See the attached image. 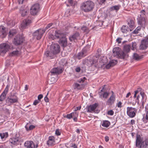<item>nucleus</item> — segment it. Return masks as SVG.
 I'll return each mask as SVG.
<instances>
[{
	"label": "nucleus",
	"instance_id": "obj_49",
	"mask_svg": "<svg viewBox=\"0 0 148 148\" xmlns=\"http://www.w3.org/2000/svg\"><path fill=\"white\" fill-rule=\"evenodd\" d=\"M81 29L82 31L84 32H87L88 31V29L86 27L84 26L81 28Z\"/></svg>",
	"mask_w": 148,
	"mask_h": 148
},
{
	"label": "nucleus",
	"instance_id": "obj_16",
	"mask_svg": "<svg viewBox=\"0 0 148 148\" xmlns=\"http://www.w3.org/2000/svg\"><path fill=\"white\" fill-rule=\"evenodd\" d=\"M112 95L106 102V104L110 106H111L113 104L116 100L115 96L114 95V92L113 91H112Z\"/></svg>",
	"mask_w": 148,
	"mask_h": 148
},
{
	"label": "nucleus",
	"instance_id": "obj_58",
	"mask_svg": "<svg viewBox=\"0 0 148 148\" xmlns=\"http://www.w3.org/2000/svg\"><path fill=\"white\" fill-rule=\"evenodd\" d=\"M68 2L71 5H73V0H68Z\"/></svg>",
	"mask_w": 148,
	"mask_h": 148
},
{
	"label": "nucleus",
	"instance_id": "obj_55",
	"mask_svg": "<svg viewBox=\"0 0 148 148\" xmlns=\"http://www.w3.org/2000/svg\"><path fill=\"white\" fill-rule=\"evenodd\" d=\"M111 67H112V65L110 62L107 64L106 66V67L107 69H109Z\"/></svg>",
	"mask_w": 148,
	"mask_h": 148
},
{
	"label": "nucleus",
	"instance_id": "obj_40",
	"mask_svg": "<svg viewBox=\"0 0 148 148\" xmlns=\"http://www.w3.org/2000/svg\"><path fill=\"white\" fill-rule=\"evenodd\" d=\"M20 13L22 16H24L27 14V11L26 10H23L21 8L20 10Z\"/></svg>",
	"mask_w": 148,
	"mask_h": 148
},
{
	"label": "nucleus",
	"instance_id": "obj_31",
	"mask_svg": "<svg viewBox=\"0 0 148 148\" xmlns=\"http://www.w3.org/2000/svg\"><path fill=\"white\" fill-rule=\"evenodd\" d=\"M8 133L7 132L0 133V136L2 140L5 139L8 136Z\"/></svg>",
	"mask_w": 148,
	"mask_h": 148
},
{
	"label": "nucleus",
	"instance_id": "obj_29",
	"mask_svg": "<svg viewBox=\"0 0 148 148\" xmlns=\"http://www.w3.org/2000/svg\"><path fill=\"white\" fill-rule=\"evenodd\" d=\"M101 125L103 127H108L110 125V123L108 121H103Z\"/></svg>",
	"mask_w": 148,
	"mask_h": 148
},
{
	"label": "nucleus",
	"instance_id": "obj_52",
	"mask_svg": "<svg viewBox=\"0 0 148 148\" xmlns=\"http://www.w3.org/2000/svg\"><path fill=\"white\" fill-rule=\"evenodd\" d=\"M122 104L121 102L120 101L117 104V106L119 108H121L122 107Z\"/></svg>",
	"mask_w": 148,
	"mask_h": 148
},
{
	"label": "nucleus",
	"instance_id": "obj_24",
	"mask_svg": "<svg viewBox=\"0 0 148 148\" xmlns=\"http://www.w3.org/2000/svg\"><path fill=\"white\" fill-rule=\"evenodd\" d=\"M55 35L57 38L60 39L64 36V34L60 30L56 31Z\"/></svg>",
	"mask_w": 148,
	"mask_h": 148
},
{
	"label": "nucleus",
	"instance_id": "obj_6",
	"mask_svg": "<svg viewBox=\"0 0 148 148\" xmlns=\"http://www.w3.org/2000/svg\"><path fill=\"white\" fill-rule=\"evenodd\" d=\"M137 109L132 107H127V115L130 117H134L136 114Z\"/></svg>",
	"mask_w": 148,
	"mask_h": 148
},
{
	"label": "nucleus",
	"instance_id": "obj_22",
	"mask_svg": "<svg viewBox=\"0 0 148 148\" xmlns=\"http://www.w3.org/2000/svg\"><path fill=\"white\" fill-rule=\"evenodd\" d=\"M128 24L130 28V31H132L135 27L134 20L130 19L128 22Z\"/></svg>",
	"mask_w": 148,
	"mask_h": 148
},
{
	"label": "nucleus",
	"instance_id": "obj_41",
	"mask_svg": "<svg viewBox=\"0 0 148 148\" xmlns=\"http://www.w3.org/2000/svg\"><path fill=\"white\" fill-rule=\"evenodd\" d=\"M141 29V27L140 26H138L132 32V33L136 34L138 33V32Z\"/></svg>",
	"mask_w": 148,
	"mask_h": 148
},
{
	"label": "nucleus",
	"instance_id": "obj_4",
	"mask_svg": "<svg viewBox=\"0 0 148 148\" xmlns=\"http://www.w3.org/2000/svg\"><path fill=\"white\" fill-rule=\"evenodd\" d=\"M113 56L116 58H124L125 54L123 51H121V49L118 47H115L113 49Z\"/></svg>",
	"mask_w": 148,
	"mask_h": 148
},
{
	"label": "nucleus",
	"instance_id": "obj_38",
	"mask_svg": "<svg viewBox=\"0 0 148 148\" xmlns=\"http://www.w3.org/2000/svg\"><path fill=\"white\" fill-rule=\"evenodd\" d=\"M133 59L137 60H138L141 58H142V57L141 56H139L136 53H134L133 55Z\"/></svg>",
	"mask_w": 148,
	"mask_h": 148
},
{
	"label": "nucleus",
	"instance_id": "obj_10",
	"mask_svg": "<svg viewBox=\"0 0 148 148\" xmlns=\"http://www.w3.org/2000/svg\"><path fill=\"white\" fill-rule=\"evenodd\" d=\"M38 4L36 3L33 5L30 9V13L32 15H34L38 12L39 9Z\"/></svg>",
	"mask_w": 148,
	"mask_h": 148
},
{
	"label": "nucleus",
	"instance_id": "obj_19",
	"mask_svg": "<svg viewBox=\"0 0 148 148\" xmlns=\"http://www.w3.org/2000/svg\"><path fill=\"white\" fill-rule=\"evenodd\" d=\"M9 142L12 145H17L20 143L19 138L18 137H13L9 140Z\"/></svg>",
	"mask_w": 148,
	"mask_h": 148
},
{
	"label": "nucleus",
	"instance_id": "obj_53",
	"mask_svg": "<svg viewBox=\"0 0 148 148\" xmlns=\"http://www.w3.org/2000/svg\"><path fill=\"white\" fill-rule=\"evenodd\" d=\"M40 102V100H36L34 101L33 104L34 105H36L38 104Z\"/></svg>",
	"mask_w": 148,
	"mask_h": 148
},
{
	"label": "nucleus",
	"instance_id": "obj_51",
	"mask_svg": "<svg viewBox=\"0 0 148 148\" xmlns=\"http://www.w3.org/2000/svg\"><path fill=\"white\" fill-rule=\"evenodd\" d=\"M122 40V38H121L119 37L116 39V42H118V44H120L121 42V41Z\"/></svg>",
	"mask_w": 148,
	"mask_h": 148
},
{
	"label": "nucleus",
	"instance_id": "obj_36",
	"mask_svg": "<svg viewBox=\"0 0 148 148\" xmlns=\"http://www.w3.org/2000/svg\"><path fill=\"white\" fill-rule=\"evenodd\" d=\"M16 33L17 31L16 29H11L9 32V36L11 37L15 34Z\"/></svg>",
	"mask_w": 148,
	"mask_h": 148
},
{
	"label": "nucleus",
	"instance_id": "obj_27",
	"mask_svg": "<svg viewBox=\"0 0 148 148\" xmlns=\"http://www.w3.org/2000/svg\"><path fill=\"white\" fill-rule=\"evenodd\" d=\"M56 54L53 53L51 51L49 52V51H47L45 53V55L46 57L48 58H53V55Z\"/></svg>",
	"mask_w": 148,
	"mask_h": 148
},
{
	"label": "nucleus",
	"instance_id": "obj_64",
	"mask_svg": "<svg viewBox=\"0 0 148 148\" xmlns=\"http://www.w3.org/2000/svg\"><path fill=\"white\" fill-rule=\"evenodd\" d=\"M131 124L132 125H134L135 123V120L134 119H132L131 121L130 122Z\"/></svg>",
	"mask_w": 148,
	"mask_h": 148
},
{
	"label": "nucleus",
	"instance_id": "obj_37",
	"mask_svg": "<svg viewBox=\"0 0 148 148\" xmlns=\"http://www.w3.org/2000/svg\"><path fill=\"white\" fill-rule=\"evenodd\" d=\"M73 86V88L75 89H81L82 88V85L77 83H75Z\"/></svg>",
	"mask_w": 148,
	"mask_h": 148
},
{
	"label": "nucleus",
	"instance_id": "obj_62",
	"mask_svg": "<svg viewBox=\"0 0 148 148\" xmlns=\"http://www.w3.org/2000/svg\"><path fill=\"white\" fill-rule=\"evenodd\" d=\"M75 71L76 72H78L80 71V68L79 67H77L75 69Z\"/></svg>",
	"mask_w": 148,
	"mask_h": 148
},
{
	"label": "nucleus",
	"instance_id": "obj_7",
	"mask_svg": "<svg viewBox=\"0 0 148 148\" xmlns=\"http://www.w3.org/2000/svg\"><path fill=\"white\" fill-rule=\"evenodd\" d=\"M10 47V45L8 43H3L0 44V54L1 53H6Z\"/></svg>",
	"mask_w": 148,
	"mask_h": 148
},
{
	"label": "nucleus",
	"instance_id": "obj_54",
	"mask_svg": "<svg viewBox=\"0 0 148 148\" xmlns=\"http://www.w3.org/2000/svg\"><path fill=\"white\" fill-rule=\"evenodd\" d=\"M99 4H102L106 1V0H97Z\"/></svg>",
	"mask_w": 148,
	"mask_h": 148
},
{
	"label": "nucleus",
	"instance_id": "obj_42",
	"mask_svg": "<svg viewBox=\"0 0 148 148\" xmlns=\"http://www.w3.org/2000/svg\"><path fill=\"white\" fill-rule=\"evenodd\" d=\"M53 75L51 74V77L50 79H49V80L50 81L51 83L50 84H53L56 81V79H55V78L53 77Z\"/></svg>",
	"mask_w": 148,
	"mask_h": 148
},
{
	"label": "nucleus",
	"instance_id": "obj_17",
	"mask_svg": "<svg viewBox=\"0 0 148 148\" xmlns=\"http://www.w3.org/2000/svg\"><path fill=\"white\" fill-rule=\"evenodd\" d=\"M7 31L5 28L3 26H0V36L2 38H4L7 35Z\"/></svg>",
	"mask_w": 148,
	"mask_h": 148
},
{
	"label": "nucleus",
	"instance_id": "obj_39",
	"mask_svg": "<svg viewBox=\"0 0 148 148\" xmlns=\"http://www.w3.org/2000/svg\"><path fill=\"white\" fill-rule=\"evenodd\" d=\"M6 93L5 92V91H4L1 95L0 96V101H2L4 100L5 99V97L6 96Z\"/></svg>",
	"mask_w": 148,
	"mask_h": 148
},
{
	"label": "nucleus",
	"instance_id": "obj_5",
	"mask_svg": "<svg viewBox=\"0 0 148 148\" xmlns=\"http://www.w3.org/2000/svg\"><path fill=\"white\" fill-rule=\"evenodd\" d=\"M18 98L17 97L13 94L8 97L6 99V103L8 105H10L14 103L18 102Z\"/></svg>",
	"mask_w": 148,
	"mask_h": 148
},
{
	"label": "nucleus",
	"instance_id": "obj_20",
	"mask_svg": "<svg viewBox=\"0 0 148 148\" xmlns=\"http://www.w3.org/2000/svg\"><path fill=\"white\" fill-rule=\"evenodd\" d=\"M55 138L53 136H50L49 137L48 140L47 142V144L49 145H52L55 144Z\"/></svg>",
	"mask_w": 148,
	"mask_h": 148
},
{
	"label": "nucleus",
	"instance_id": "obj_57",
	"mask_svg": "<svg viewBox=\"0 0 148 148\" xmlns=\"http://www.w3.org/2000/svg\"><path fill=\"white\" fill-rule=\"evenodd\" d=\"M132 47L133 48L132 49L133 50H134V49L136 48V43H132Z\"/></svg>",
	"mask_w": 148,
	"mask_h": 148
},
{
	"label": "nucleus",
	"instance_id": "obj_23",
	"mask_svg": "<svg viewBox=\"0 0 148 148\" xmlns=\"http://www.w3.org/2000/svg\"><path fill=\"white\" fill-rule=\"evenodd\" d=\"M59 43L61 44L63 47H65L66 46L67 42L65 36L60 39Z\"/></svg>",
	"mask_w": 148,
	"mask_h": 148
},
{
	"label": "nucleus",
	"instance_id": "obj_46",
	"mask_svg": "<svg viewBox=\"0 0 148 148\" xmlns=\"http://www.w3.org/2000/svg\"><path fill=\"white\" fill-rule=\"evenodd\" d=\"M53 23H50L44 29H43V30H45V31L50 28L53 25Z\"/></svg>",
	"mask_w": 148,
	"mask_h": 148
},
{
	"label": "nucleus",
	"instance_id": "obj_48",
	"mask_svg": "<svg viewBox=\"0 0 148 148\" xmlns=\"http://www.w3.org/2000/svg\"><path fill=\"white\" fill-rule=\"evenodd\" d=\"M146 119L148 120V108H146Z\"/></svg>",
	"mask_w": 148,
	"mask_h": 148
},
{
	"label": "nucleus",
	"instance_id": "obj_21",
	"mask_svg": "<svg viewBox=\"0 0 148 148\" xmlns=\"http://www.w3.org/2000/svg\"><path fill=\"white\" fill-rule=\"evenodd\" d=\"M98 105L97 103H95L89 106L87 108V112H91L94 111Z\"/></svg>",
	"mask_w": 148,
	"mask_h": 148
},
{
	"label": "nucleus",
	"instance_id": "obj_2",
	"mask_svg": "<svg viewBox=\"0 0 148 148\" xmlns=\"http://www.w3.org/2000/svg\"><path fill=\"white\" fill-rule=\"evenodd\" d=\"M94 6V3L92 1L88 0L83 3L81 6V8L84 12H88L92 10Z\"/></svg>",
	"mask_w": 148,
	"mask_h": 148
},
{
	"label": "nucleus",
	"instance_id": "obj_8",
	"mask_svg": "<svg viewBox=\"0 0 148 148\" xmlns=\"http://www.w3.org/2000/svg\"><path fill=\"white\" fill-rule=\"evenodd\" d=\"M45 32V30L40 29L36 31L33 34V36L37 40L40 39Z\"/></svg>",
	"mask_w": 148,
	"mask_h": 148
},
{
	"label": "nucleus",
	"instance_id": "obj_18",
	"mask_svg": "<svg viewBox=\"0 0 148 148\" xmlns=\"http://www.w3.org/2000/svg\"><path fill=\"white\" fill-rule=\"evenodd\" d=\"M63 71L62 69L59 67L54 68L52 69L50 71L51 74L54 75L56 74L61 73Z\"/></svg>",
	"mask_w": 148,
	"mask_h": 148
},
{
	"label": "nucleus",
	"instance_id": "obj_45",
	"mask_svg": "<svg viewBox=\"0 0 148 148\" xmlns=\"http://www.w3.org/2000/svg\"><path fill=\"white\" fill-rule=\"evenodd\" d=\"M86 79V78L85 77H83L77 80V82L79 83H83Z\"/></svg>",
	"mask_w": 148,
	"mask_h": 148
},
{
	"label": "nucleus",
	"instance_id": "obj_59",
	"mask_svg": "<svg viewBox=\"0 0 148 148\" xmlns=\"http://www.w3.org/2000/svg\"><path fill=\"white\" fill-rule=\"evenodd\" d=\"M44 100L46 102H48L49 101V99L47 96L44 98Z\"/></svg>",
	"mask_w": 148,
	"mask_h": 148
},
{
	"label": "nucleus",
	"instance_id": "obj_33",
	"mask_svg": "<svg viewBox=\"0 0 148 148\" xmlns=\"http://www.w3.org/2000/svg\"><path fill=\"white\" fill-rule=\"evenodd\" d=\"M140 94L142 98V101L143 103L147 99L146 96V95L145 93L143 91H141L140 92Z\"/></svg>",
	"mask_w": 148,
	"mask_h": 148
},
{
	"label": "nucleus",
	"instance_id": "obj_44",
	"mask_svg": "<svg viewBox=\"0 0 148 148\" xmlns=\"http://www.w3.org/2000/svg\"><path fill=\"white\" fill-rule=\"evenodd\" d=\"M109 62L112 65V66H113L117 64V61L116 60H111Z\"/></svg>",
	"mask_w": 148,
	"mask_h": 148
},
{
	"label": "nucleus",
	"instance_id": "obj_11",
	"mask_svg": "<svg viewBox=\"0 0 148 148\" xmlns=\"http://www.w3.org/2000/svg\"><path fill=\"white\" fill-rule=\"evenodd\" d=\"M32 22L30 18H27L24 20L20 25V27L22 29L27 28L28 26Z\"/></svg>",
	"mask_w": 148,
	"mask_h": 148
},
{
	"label": "nucleus",
	"instance_id": "obj_25",
	"mask_svg": "<svg viewBox=\"0 0 148 148\" xmlns=\"http://www.w3.org/2000/svg\"><path fill=\"white\" fill-rule=\"evenodd\" d=\"M79 34L78 33H75L74 34L69 37V40L71 41L75 40L79 38Z\"/></svg>",
	"mask_w": 148,
	"mask_h": 148
},
{
	"label": "nucleus",
	"instance_id": "obj_35",
	"mask_svg": "<svg viewBox=\"0 0 148 148\" xmlns=\"http://www.w3.org/2000/svg\"><path fill=\"white\" fill-rule=\"evenodd\" d=\"M21 53V52L17 50H16L14 51H13L10 54V56H17L20 55Z\"/></svg>",
	"mask_w": 148,
	"mask_h": 148
},
{
	"label": "nucleus",
	"instance_id": "obj_47",
	"mask_svg": "<svg viewBox=\"0 0 148 148\" xmlns=\"http://www.w3.org/2000/svg\"><path fill=\"white\" fill-rule=\"evenodd\" d=\"M114 112L112 110H109L107 112V114L108 115L112 116L114 114Z\"/></svg>",
	"mask_w": 148,
	"mask_h": 148
},
{
	"label": "nucleus",
	"instance_id": "obj_14",
	"mask_svg": "<svg viewBox=\"0 0 148 148\" xmlns=\"http://www.w3.org/2000/svg\"><path fill=\"white\" fill-rule=\"evenodd\" d=\"M148 46V37H145L142 40L140 46V49L142 50L145 49Z\"/></svg>",
	"mask_w": 148,
	"mask_h": 148
},
{
	"label": "nucleus",
	"instance_id": "obj_15",
	"mask_svg": "<svg viewBox=\"0 0 148 148\" xmlns=\"http://www.w3.org/2000/svg\"><path fill=\"white\" fill-rule=\"evenodd\" d=\"M24 40L23 38L20 35H17L14 38V44L15 45H19L21 44Z\"/></svg>",
	"mask_w": 148,
	"mask_h": 148
},
{
	"label": "nucleus",
	"instance_id": "obj_30",
	"mask_svg": "<svg viewBox=\"0 0 148 148\" xmlns=\"http://www.w3.org/2000/svg\"><path fill=\"white\" fill-rule=\"evenodd\" d=\"M129 28L127 26L123 25L121 28V31L123 33H126L128 31Z\"/></svg>",
	"mask_w": 148,
	"mask_h": 148
},
{
	"label": "nucleus",
	"instance_id": "obj_32",
	"mask_svg": "<svg viewBox=\"0 0 148 148\" xmlns=\"http://www.w3.org/2000/svg\"><path fill=\"white\" fill-rule=\"evenodd\" d=\"M131 47V45H125L124 47L123 50L125 52H128L130 51Z\"/></svg>",
	"mask_w": 148,
	"mask_h": 148
},
{
	"label": "nucleus",
	"instance_id": "obj_56",
	"mask_svg": "<svg viewBox=\"0 0 148 148\" xmlns=\"http://www.w3.org/2000/svg\"><path fill=\"white\" fill-rule=\"evenodd\" d=\"M43 97V95L42 94H40L38 97V100L40 101V100Z\"/></svg>",
	"mask_w": 148,
	"mask_h": 148
},
{
	"label": "nucleus",
	"instance_id": "obj_13",
	"mask_svg": "<svg viewBox=\"0 0 148 148\" xmlns=\"http://www.w3.org/2000/svg\"><path fill=\"white\" fill-rule=\"evenodd\" d=\"M85 47L80 52L78 53L77 54V57L79 59H81L83 57L85 56L86 55V53L88 50V47Z\"/></svg>",
	"mask_w": 148,
	"mask_h": 148
},
{
	"label": "nucleus",
	"instance_id": "obj_26",
	"mask_svg": "<svg viewBox=\"0 0 148 148\" xmlns=\"http://www.w3.org/2000/svg\"><path fill=\"white\" fill-rule=\"evenodd\" d=\"M98 94L100 98L103 97L106 99L109 95V93L107 92H104L103 93H102L101 92H99L98 93Z\"/></svg>",
	"mask_w": 148,
	"mask_h": 148
},
{
	"label": "nucleus",
	"instance_id": "obj_61",
	"mask_svg": "<svg viewBox=\"0 0 148 148\" xmlns=\"http://www.w3.org/2000/svg\"><path fill=\"white\" fill-rule=\"evenodd\" d=\"M138 90H136L134 91L135 93L134 95V97L136 98V95L138 93Z\"/></svg>",
	"mask_w": 148,
	"mask_h": 148
},
{
	"label": "nucleus",
	"instance_id": "obj_60",
	"mask_svg": "<svg viewBox=\"0 0 148 148\" xmlns=\"http://www.w3.org/2000/svg\"><path fill=\"white\" fill-rule=\"evenodd\" d=\"M71 147L73 148H77V146L75 144L72 143Z\"/></svg>",
	"mask_w": 148,
	"mask_h": 148
},
{
	"label": "nucleus",
	"instance_id": "obj_1",
	"mask_svg": "<svg viewBox=\"0 0 148 148\" xmlns=\"http://www.w3.org/2000/svg\"><path fill=\"white\" fill-rule=\"evenodd\" d=\"M136 147L137 148H148V139H143L139 134H137Z\"/></svg>",
	"mask_w": 148,
	"mask_h": 148
},
{
	"label": "nucleus",
	"instance_id": "obj_43",
	"mask_svg": "<svg viewBox=\"0 0 148 148\" xmlns=\"http://www.w3.org/2000/svg\"><path fill=\"white\" fill-rule=\"evenodd\" d=\"M74 114V113H71L70 114H67V115L64 116V117L67 118L68 119H71L72 118L73 114Z\"/></svg>",
	"mask_w": 148,
	"mask_h": 148
},
{
	"label": "nucleus",
	"instance_id": "obj_50",
	"mask_svg": "<svg viewBox=\"0 0 148 148\" xmlns=\"http://www.w3.org/2000/svg\"><path fill=\"white\" fill-rule=\"evenodd\" d=\"M56 134L57 136L60 135L61 134V132L59 129H57L56 131Z\"/></svg>",
	"mask_w": 148,
	"mask_h": 148
},
{
	"label": "nucleus",
	"instance_id": "obj_34",
	"mask_svg": "<svg viewBox=\"0 0 148 148\" xmlns=\"http://www.w3.org/2000/svg\"><path fill=\"white\" fill-rule=\"evenodd\" d=\"M120 7V6L118 5L112 6L110 8V11L115 10L117 12L119 9Z\"/></svg>",
	"mask_w": 148,
	"mask_h": 148
},
{
	"label": "nucleus",
	"instance_id": "obj_28",
	"mask_svg": "<svg viewBox=\"0 0 148 148\" xmlns=\"http://www.w3.org/2000/svg\"><path fill=\"white\" fill-rule=\"evenodd\" d=\"M35 127V126L34 125H30L28 123H27L25 126V127L27 131H29L33 130Z\"/></svg>",
	"mask_w": 148,
	"mask_h": 148
},
{
	"label": "nucleus",
	"instance_id": "obj_12",
	"mask_svg": "<svg viewBox=\"0 0 148 148\" xmlns=\"http://www.w3.org/2000/svg\"><path fill=\"white\" fill-rule=\"evenodd\" d=\"M24 146L26 148H37L38 147V144H34L32 141H27L24 143Z\"/></svg>",
	"mask_w": 148,
	"mask_h": 148
},
{
	"label": "nucleus",
	"instance_id": "obj_9",
	"mask_svg": "<svg viewBox=\"0 0 148 148\" xmlns=\"http://www.w3.org/2000/svg\"><path fill=\"white\" fill-rule=\"evenodd\" d=\"M50 50L54 54H57L60 51V47L57 44H52L50 47Z\"/></svg>",
	"mask_w": 148,
	"mask_h": 148
},
{
	"label": "nucleus",
	"instance_id": "obj_63",
	"mask_svg": "<svg viewBox=\"0 0 148 148\" xmlns=\"http://www.w3.org/2000/svg\"><path fill=\"white\" fill-rule=\"evenodd\" d=\"M105 140L106 142H107L109 140V137L107 136H106L105 137Z\"/></svg>",
	"mask_w": 148,
	"mask_h": 148
},
{
	"label": "nucleus",
	"instance_id": "obj_3",
	"mask_svg": "<svg viewBox=\"0 0 148 148\" xmlns=\"http://www.w3.org/2000/svg\"><path fill=\"white\" fill-rule=\"evenodd\" d=\"M141 14L138 15L137 18L138 24L142 27L145 28L147 23L146 20V16L145 12L144 10H143L140 12Z\"/></svg>",
	"mask_w": 148,
	"mask_h": 148
}]
</instances>
